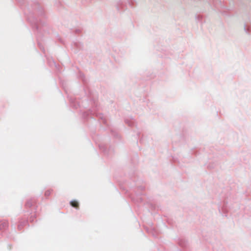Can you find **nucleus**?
<instances>
[{"mask_svg":"<svg viewBox=\"0 0 251 251\" xmlns=\"http://www.w3.org/2000/svg\"><path fill=\"white\" fill-rule=\"evenodd\" d=\"M8 224L7 222H3L0 224V229H5L8 227Z\"/></svg>","mask_w":251,"mask_h":251,"instance_id":"1","label":"nucleus"},{"mask_svg":"<svg viewBox=\"0 0 251 251\" xmlns=\"http://www.w3.org/2000/svg\"><path fill=\"white\" fill-rule=\"evenodd\" d=\"M71 205L76 208H78L79 204L78 202L76 201H72L70 202Z\"/></svg>","mask_w":251,"mask_h":251,"instance_id":"2","label":"nucleus"},{"mask_svg":"<svg viewBox=\"0 0 251 251\" xmlns=\"http://www.w3.org/2000/svg\"><path fill=\"white\" fill-rule=\"evenodd\" d=\"M50 192L49 191H46V192H45V195H49V194H50Z\"/></svg>","mask_w":251,"mask_h":251,"instance_id":"3","label":"nucleus"}]
</instances>
